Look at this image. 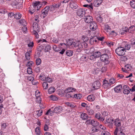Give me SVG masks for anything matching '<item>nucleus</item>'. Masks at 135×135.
Wrapping results in <instances>:
<instances>
[{
	"label": "nucleus",
	"instance_id": "nucleus-5",
	"mask_svg": "<svg viewBox=\"0 0 135 135\" xmlns=\"http://www.w3.org/2000/svg\"><path fill=\"white\" fill-rule=\"evenodd\" d=\"M101 55V53L99 51L94 52L92 55L90 56L89 59L91 60H94L97 58L99 57Z\"/></svg>",
	"mask_w": 135,
	"mask_h": 135
},
{
	"label": "nucleus",
	"instance_id": "nucleus-62",
	"mask_svg": "<svg viewBox=\"0 0 135 135\" xmlns=\"http://www.w3.org/2000/svg\"><path fill=\"white\" fill-rule=\"evenodd\" d=\"M8 16L10 17H12L13 16H14L15 14L13 12L9 13L8 14Z\"/></svg>",
	"mask_w": 135,
	"mask_h": 135
},
{
	"label": "nucleus",
	"instance_id": "nucleus-20",
	"mask_svg": "<svg viewBox=\"0 0 135 135\" xmlns=\"http://www.w3.org/2000/svg\"><path fill=\"white\" fill-rule=\"evenodd\" d=\"M95 99V97L94 96L93 94L89 95L87 97V100L90 102L94 101Z\"/></svg>",
	"mask_w": 135,
	"mask_h": 135
},
{
	"label": "nucleus",
	"instance_id": "nucleus-63",
	"mask_svg": "<svg viewBox=\"0 0 135 135\" xmlns=\"http://www.w3.org/2000/svg\"><path fill=\"white\" fill-rule=\"evenodd\" d=\"M22 31H23L24 32H26L27 31V28L26 27L24 26L22 27Z\"/></svg>",
	"mask_w": 135,
	"mask_h": 135
},
{
	"label": "nucleus",
	"instance_id": "nucleus-44",
	"mask_svg": "<svg viewBox=\"0 0 135 135\" xmlns=\"http://www.w3.org/2000/svg\"><path fill=\"white\" fill-rule=\"evenodd\" d=\"M42 85L44 88L46 89L48 88V84L46 82H44L43 83Z\"/></svg>",
	"mask_w": 135,
	"mask_h": 135
},
{
	"label": "nucleus",
	"instance_id": "nucleus-25",
	"mask_svg": "<svg viewBox=\"0 0 135 135\" xmlns=\"http://www.w3.org/2000/svg\"><path fill=\"white\" fill-rule=\"evenodd\" d=\"M134 30H135V26H132L129 28L128 31L129 33H132Z\"/></svg>",
	"mask_w": 135,
	"mask_h": 135
},
{
	"label": "nucleus",
	"instance_id": "nucleus-64",
	"mask_svg": "<svg viewBox=\"0 0 135 135\" xmlns=\"http://www.w3.org/2000/svg\"><path fill=\"white\" fill-rule=\"evenodd\" d=\"M15 1V2H13L11 3V4L12 5H13V6H16L18 4V2H17L16 1Z\"/></svg>",
	"mask_w": 135,
	"mask_h": 135
},
{
	"label": "nucleus",
	"instance_id": "nucleus-4",
	"mask_svg": "<svg viewBox=\"0 0 135 135\" xmlns=\"http://www.w3.org/2000/svg\"><path fill=\"white\" fill-rule=\"evenodd\" d=\"M114 125L117 127L115 129L114 132V135H118L117 132L119 131V129L117 127H119L121 126V122L119 119L117 118L115 119L114 121Z\"/></svg>",
	"mask_w": 135,
	"mask_h": 135
},
{
	"label": "nucleus",
	"instance_id": "nucleus-8",
	"mask_svg": "<svg viewBox=\"0 0 135 135\" xmlns=\"http://www.w3.org/2000/svg\"><path fill=\"white\" fill-rule=\"evenodd\" d=\"M101 84L99 81H95L92 85V87L95 89H98L101 86Z\"/></svg>",
	"mask_w": 135,
	"mask_h": 135
},
{
	"label": "nucleus",
	"instance_id": "nucleus-33",
	"mask_svg": "<svg viewBox=\"0 0 135 135\" xmlns=\"http://www.w3.org/2000/svg\"><path fill=\"white\" fill-rule=\"evenodd\" d=\"M25 56L27 60H29L30 58V53L29 52H26L25 55Z\"/></svg>",
	"mask_w": 135,
	"mask_h": 135
},
{
	"label": "nucleus",
	"instance_id": "nucleus-23",
	"mask_svg": "<svg viewBox=\"0 0 135 135\" xmlns=\"http://www.w3.org/2000/svg\"><path fill=\"white\" fill-rule=\"evenodd\" d=\"M128 28L126 27H125L124 28H123L122 30H120V33L122 35H123L126 33L127 32V30Z\"/></svg>",
	"mask_w": 135,
	"mask_h": 135
},
{
	"label": "nucleus",
	"instance_id": "nucleus-21",
	"mask_svg": "<svg viewBox=\"0 0 135 135\" xmlns=\"http://www.w3.org/2000/svg\"><path fill=\"white\" fill-rule=\"evenodd\" d=\"M80 117L83 120L87 119L89 117L88 115L85 113H83L81 114Z\"/></svg>",
	"mask_w": 135,
	"mask_h": 135
},
{
	"label": "nucleus",
	"instance_id": "nucleus-45",
	"mask_svg": "<svg viewBox=\"0 0 135 135\" xmlns=\"http://www.w3.org/2000/svg\"><path fill=\"white\" fill-rule=\"evenodd\" d=\"M41 60L39 58H37L36 60V63L37 65H39L41 63Z\"/></svg>",
	"mask_w": 135,
	"mask_h": 135
},
{
	"label": "nucleus",
	"instance_id": "nucleus-49",
	"mask_svg": "<svg viewBox=\"0 0 135 135\" xmlns=\"http://www.w3.org/2000/svg\"><path fill=\"white\" fill-rule=\"evenodd\" d=\"M27 73L28 74H31L32 73V69L30 67H28L27 69Z\"/></svg>",
	"mask_w": 135,
	"mask_h": 135
},
{
	"label": "nucleus",
	"instance_id": "nucleus-28",
	"mask_svg": "<svg viewBox=\"0 0 135 135\" xmlns=\"http://www.w3.org/2000/svg\"><path fill=\"white\" fill-rule=\"evenodd\" d=\"M46 77L43 73H41L39 76V78L42 81H45L46 80Z\"/></svg>",
	"mask_w": 135,
	"mask_h": 135
},
{
	"label": "nucleus",
	"instance_id": "nucleus-58",
	"mask_svg": "<svg viewBox=\"0 0 135 135\" xmlns=\"http://www.w3.org/2000/svg\"><path fill=\"white\" fill-rule=\"evenodd\" d=\"M33 46V42H30L28 44V46L30 48H32Z\"/></svg>",
	"mask_w": 135,
	"mask_h": 135
},
{
	"label": "nucleus",
	"instance_id": "nucleus-2",
	"mask_svg": "<svg viewBox=\"0 0 135 135\" xmlns=\"http://www.w3.org/2000/svg\"><path fill=\"white\" fill-rule=\"evenodd\" d=\"M126 52L125 49L123 47H120L116 49L115 52L118 55L122 56L124 55Z\"/></svg>",
	"mask_w": 135,
	"mask_h": 135
},
{
	"label": "nucleus",
	"instance_id": "nucleus-52",
	"mask_svg": "<svg viewBox=\"0 0 135 135\" xmlns=\"http://www.w3.org/2000/svg\"><path fill=\"white\" fill-rule=\"evenodd\" d=\"M51 99L53 100H57V98L56 96L51 95L50 96Z\"/></svg>",
	"mask_w": 135,
	"mask_h": 135
},
{
	"label": "nucleus",
	"instance_id": "nucleus-13",
	"mask_svg": "<svg viewBox=\"0 0 135 135\" xmlns=\"http://www.w3.org/2000/svg\"><path fill=\"white\" fill-rule=\"evenodd\" d=\"M63 109L62 107L59 106L55 107L53 110V112L59 113Z\"/></svg>",
	"mask_w": 135,
	"mask_h": 135
},
{
	"label": "nucleus",
	"instance_id": "nucleus-54",
	"mask_svg": "<svg viewBox=\"0 0 135 135\" xmlns=\"http://www.w3.org/2000/svg\"><path fill=\"white\" fill-rule=\"evenodd\" d=\"M131 45L130 44L126 45L125 46V48H124L125 49V50H126V49L127 50H129L131 48Z\"/></svg>",
	"mask_w": 135,
	"mask_h": 135
},
{
	"label": "nucleus",
	"instance_id": "nucleus-61",
	"mask_svg": "<svg viewBox=\"0 0 135 135\" xmlns=\"http://www.w3.org/2000/svg\"><path fill=\"white\" fill-rule=\"evenodd\" d=\"M36 101L38 103H40L41 101V98L40 97H37Z\"/></svg>",
	"mask_w": 135,
	"mask_h": 135
},
{
	"label": "nucleus",
	"instance_id": "nucleus-55",
	"mask_svg": "<svg viewBox=\"0 0 135 135\" xmlns=\"http://www.w3.org/2000/svg\"><path fill=\"white\" fill-rule=\"evenodd\" d=\"M27 79L28 80H29L30 81H31L32 83V84H34L33 83V80H34V79L33 77L32 76H29L28 77Z\"/></svg>",
	"mask_w": 135,
	"mask_h": 135
},
{
	"label": "nucleus",
	"instance_id": "nucleus-30",
	"mask_svg": "<svg viewBox=\"0 0 135 135\" xmlns=\"http://www.w3.org/2000/svg\"><path fill=\"white\" fill-rule=\"evenodd\" d=\"M55 88L54 87H50L48 90V93L50 94H52L54 92Z\"/></svg>",
	"mask_w": 135,
	"mask_h": 135
},
{
	"label": "nucleus",
	"instance_id": "nucleus-56",
	"mask_svg": "<svg viewBox=\"0 0 135 135\" xmlns=\"http://www.w3.org/2000/svg\"><path fill=\"white\" fill-rule=\"evenodd\" d=\"M35 95L36 98L40 97V92L38 91H36L35 93Z\"/></svg>",
	"mask_w": 135,
	"mask_h": 135
},
{
	"label": "nucleus",
	"instance_id": "nucleus-16",
	"mask_svg": "<svg viewBox=\"0 0 135 135\" xmlns=\"http://www.w3.org/2000/svg\"><path fill=\"white\" fill-rule=\"evenodd\" d=\"M86 109L87 111V113L90 115H92L93 114L94 111L91 109L89 107L87 106Z\"/></svg>",
	"mask_w": 135,
	"mask_h": 135
},
{
	"label": "nucleus",
	"instance_id": "nucleus-35",
	"mask_svg": "<svg viewBox=\"0 0 135 135\" xmlns=\"http://www.w3.org/2000/svg\"><path fill=\"white\" fill-rule=\"evenodd\" d=\"M39 3V2L35 1V2H33L32 3V5L34 9H36V8L37 6L38 3Z\"/></svg>",
	"mask_w": 135,
	"mask_h": 135
},
{
	"label": "nucleus",
	"instance_id": "nucleus-31",
	"mask_svg": "<svg viewBox=\"0 0 135 135\" xmlns=\"http://www.w3.org/2000/svg\"><path fill=\"white\" fill-rule=\"evenodd\" d=\"M66 53L67 56H70L73 55V52L72 51L68 50L66 51Z\"/></svg>",
	"mask_w": 135,
	"mask_h": 135
},
{
	"label": "nucleus",
	"instance_id": "nucleus-1",
	"mask_svg": "<svg viewBox=\"0 0 135 135\" xmlns=\"http://www.w3.org/2000/svg\"><path fill=\"white\" fill-rule=\"evenodd\" d=\"M76 44L75 47H77L76 52H80L82 50L87 47V44L84 41L82 42L78 41L76 42Z\"/></svg>",
	"mask_w": 135,
	"mask_h": 135
},
{
	"label": "nucleus",
	"instance_id": "nucleus-36",
	"mask_svg": "<svg viewBox=\"0 0 135 135\" xmlns=\"http://www.w3.org/2000/svg\"><path fill=\"white\" fill-rule=\"evenodd\" d=\"M20 23L23 26H25L26 25L27 23L25 20H21L20 21Z\"/></svg>",
	"mask_w": 135,
	"mask_h": 135
},
{
	"label": "nucleus",
	"instance_id": "nucleus-26",
	"mask_svg": "<svg viewBox=\"0 0 135 135\" xmlns=\"http://www.w3.org/2000/svg\"><path fill=\"white\" fill-rule=\"evenodd\" d=\"M111 30V28L108 24H106L105 25L104 30L106 32H110V31Z\"/></svg>",
	"mask_w": 135,
	"mask_h": 135
},
{
	"label": "nucleus",
	"instance_id": "nucleus-12",
	"mask_svg": "<svg viewBox=\"0 0 135 135\" xmlns=\"http://www.w3.org/2000/svg\"><path fill=\"white\" fill-rule=\"evenodd\" d=\"M70 6V7L73 9H75L78 7L76 1H74L71 2Z\"/></svg>",
	"mask_w": 135,
	"mask_h": 135
},
{
	"label": "nucleus",
	"instance_id": "nucleus-11",
	"mask_svg": "<svg viewBox=\"0 0 135 135\" xmlns=\"http://www.w3.org/2000/svg\"><path fill=\"white\" fill-rule=\"evenodd\" d=\"M84 20L86 23H90L92 22L93 18L92 17L90 16H86L84 18Z\"/></svg>",
	"mask_w": 135,
	"mask_h": 135
},
{
	"label": "nucleus",
	"instance_id": "nucleus-50",
	"mask_svg": "<svg viewBox=\"0 0 135 135\" xmlns=\"http://www.w3.org/2000/svg\"><path fill=\"white\" fill-rule=\"evenodd\" d=\"M38 5L36 8V9L37 10H38L42 6V2H39V3H38Z\"/></svg>",
	"mask_w": 135,
	"mask_h": 135
},
{
	"label": "nucleus",
	"instance_id": "nucleus-19",
	"mask_svg": "<svg viewBox=\"0 0 135 135\" xmlns=\"http://www.w3.org/2000/svg\"><path fill=\"white\" fill-rule=\"evenodd\" d=\"M67 44L69 46H72L76 47V42H73V41L70 40H69L67 41Z\"/></svg>",
	"mask_w": 135,
	"mask_h": 135
},
{
	"label": "nucleus",
	"instance_id": "nucleus-60",
	"mask_svg": "<svg viewBox=\"0 0 135 135\" xmlns=\"http://www.w3.org/2000/svg\"><path fill=\"white\" fill-rule=\"evenodd\" d=\"M102 114L103 117H105L108 115V113L107 111H104L102 112Z\"/></svg>",
	"mask_w": 135,
	"mask_h": 135
},
{
	"label": "nucleus",
	"instance_id": "nucleus-47",
	"mask_svg": "<svg viewBox=\"0 0 135 135\" xmlns=\"http://www.w3.org/2000/svg\"><path fill=\"white\" fill-rule=\"evenodd\" d=\"M131 45L133 46L135 45V37L133 38L131 40Z\"/></svg>",
	"mask_w": 135,
	"mask_h": 135
},
{
	"label": "nucleus",
	"instance_id": "nucleus-57",
	"mask_svg": "<svg viewBox=\"0 0 135 135\" xmlns=\"http://www.w3.org/2000/svg\"><path fill=\"white\" fill-rule=\"evenodd\" d=\"M127 59V57L125 56H122L121 58V60L122 61H126Z\"/></svg>",
	"mask_w": 135,
	"mask_h": 135
},
{
	"label": "nucleus",
	"instance_id": "nucleus-10",
	"mask_svg": "<svg viewBox=\"0 0 135 135\" xmlns=\"http://www.w3.org/2000/svg\"><path fill=\"white\" fill-rule=\"evenodd\" d=\"M50 8L49 6H46L44 10L42 11V14L44 17H45L47 15Z\"/></svg>",
	"mask_w": 135,
	"mask_h": 135
},
{
	"label": "nucleus",
	"instance_id": "nucleus-24",
	"mask_svg": "<svg viewBox=\"0 0 135 135\" xmlns=\"http://www.w3.org/2000/svg\"><path fill=\"white\" fill-rule=\"evenodd\" d=\"M35 132L36 135H42V133L40 132V128L37 127L35 129Z\"/></svg>",
	"mask_w": 135,
	"mask_h": 135
},
{
	"label": "nucleus",
	"instance_id": "nucleus-9",
	"mask_svg": "<svg viewBox=\"0 0 135 135\" xmlns=\"http://www.w3.org/2000/svg\"><path fill=\"white\" fill-rule=\"evenodd\" d=\"M97 26L95 22L93 21L90 23V30L94 31L97 28Z\"/></svg>",
	"mask_w": 135,
	"mask_h": 135
},
{
	"label": "nucleus",
	"instance_id": "nucleus-38",
	"mask_svg": "<svg viewBox=\"0 0 135 135\" xmlns=\"http://www.w3.org/2000/svg\"><path fill=\"white\" fill-rule=\"evenodd\" d=\"M107 122L109 123L112 124L113 122H114V120L112 118H109L107 120Z\"/></svg>",
	"mask_w": 135,
	"mask_h": 135
},
{
	"label": "nucleus",
	"instance_id": "nucleus-14",
	"mask_svg": "<svg viewBox=\"0 0 135 135\" xmlns=\"http://www.w3.org/2000/svg\"><path fill=\"white\" fill-rule=\"evenodd\" d=\"M33 31H37L39 32L40 28L38 26V23L37 22H34L33 25Z\"/></svg>",
	"mask_w": 135,
	"mask_h": 135
},
{
	"label": "nucleus",
	"instance_id": "nucleus-48",
	"mask_svg": "<svg viewBox=\"0 0 135 135\" xmlns=\"http://www.w3.org/2000/svg\"><path fill=\"white\" fill-rule=\"evenodd\" d=\"M38 32L37 31H33V34L36 38H38L39 37L38 35Z\"/></svg>",
	"mask_w": 135,
	"mask_h": 135
},
{
	"label": "nucleus",
	"instance_id": "nucleus-46",
	"mask_svg": "<svg viewBox=\"0 0 135 135\" xmlns=\"http://www.w3.org/2000/svg\"><path fill=\"white\" fill-rule=\"evenodd\" d=\"M66 104L67 106L70 107L71 108H74V105L71 103L66 102Z\"/></svg>",
	"mask_w": 135,
	"mask_h": 135
},
{
	"label": "nucleus",
	"instance_id": "nucleus-18",
	"mask_svg": "<svg viewBox=\"0 0 135 135\" xmlns=\"http://www.w3.org/2000/svg\"><path fill=\"white\" fill-rule=\"evenodd\" d=\"M124 90L123 91V93L124 94H128L129 93L130 91L129 90V87L127 85H125L123 86Z\"/></svg>",
	"mask_w": 135,
	"mask_h": 135
},
{
	"label": "nucleus",
	"instance_id": "nucleus-17",
	"mask_svg": "<svg viewBox=\"0 0 135 135\" xmlns=\"http://www.w3.org/2000/svg\"><path fill=\"white\" fill-rule=\"evenodd\" d=\"M102 1L103 0H95L93 3L94 6L95 7L99 6Z\"/></svg>",
	"mask_w": 135,
	"mask_h": 135
},
{
	"label": "nucleus",
	"instance_id": "nucleus-41",
	"mask_svg": "<svg viewBox=\"0 0 135 135\" xmlns=\"http://www.w3.org/2000/svg\"><path fill=\"white\" fill-rule=\"evenodd\" d=\"M109 83L111 84H112L115 82V79L114 78H112L109 79Z\"/></svg>",
	"mask_w": 135,
	"mask_h": 135
},
{
	"label": "nucleus",
	"instance_id": "nucleus-53",
	"mask_svg": "<svg viewBox=\"0 0 135 135\" xmlns=\"http://www.w3.org/2000/svg\"><path fill=\"white\" fill-rule=\"evenodd\" d=\"M45 81L49 83H51L52 81L51 78L49 77H46V80Z\"/></svg>",
	"mask_w": 135,
	"mask_h": 135
},
{
	"label": "nucleus",
	"instance_id": "nucleus-42",
	"mask_svg": "<svg viewBox=\"0 0 135 135\" xmlns=\"http://www.w3.org/2000/svg\"><path fill=\"white\" fill-rule=\"evenodd\" d=\"M88 57L86 56L85 55H84L81 57V59L83 61H86L88 59Z\"/></svg>",
	"mask_w": 135,
	"mask_h": 135
},
{
	"label": "nucleus",
	"instance_id": "nucleus-6",
	"mask_svg": "<svg viewBox=\"0 0 135 135\" xmlns=\"http://www.w3.org/2000/svg\"><path fill=\"white\" fill-rule=\"evenodd\" d=\"M85 14V11L82 8L79 9L77 11V15L79 17L81 18L84 17Z\"/></svg>",
	"mask_w": 135,
	"mask_h": 135
},
{
	"label": "nucleus",
	"instance_id": "nucleus-22",
	"mask_svg": "<svg viewBox=\"0 0 135 135\" xmlns=\"http://www.w3.org/2000/svg\"><path fill=\"white\" fill-rule=\"evenodd\" d=\"M122 89V86L121 85H118L115 87L114 90L116 92L118 93L121 91Z\"/></svg>",
	"mask_w": 135,
	"mask_h": 135
},
{
	"label": "nucleus",
	"instance_id": "nucleus-15",
	"mask_svg": "<svg viewBox=\"0 0 135 135\" xmlns=\"http://www.w3.org/2000/svg\"><path fill=\"white\" fill-rule=\"evenodd\" d=\"M95 118H97L98 120L100 121H103L104 120V117H102L100 113L98 112L95 115Z\"/></svg>",
	"mask_w": 135,
	"mask_h": 135
},
{
	"label": "nucleus",
	"instance_id": "nucleus-27",
	"mask_svg": "<svg viewBox=\"0 0 135 135\" xmlns=\"http://www.w3.org/2000/svg\"><path fill=\"white\" fill-rule=\"evenodd\" d=\"M96 38L98 40V37L96 36H95L93 37L92 38H91L90 40V42L91 43L92 42H93L94 43V42H96L97 41V40L96 39Z\"/></svg>",
	"mask_w": 135,
	"mask_h": 135
},
{
	"label": "nucleus",
	"instance_id": "nucleus-39",
	"mask_svg": "<svg viewBox=\"0 0 135 135\" xmlns=\"http://www.w3.org/2000/svg\"><path fill=\"white\" fill-rule=\"evenodd\" d=\"M130 6L132 8H135V1H132L130 2Z\"/></svg>",
	"mask_w": 135,
	"mask_h": 135
},
{
	"label": "nucleus",
	"instance_id": "nucleus-7",
	"mask_svg": "<svg viewBox=\"0 0 135 135\" xmlns=\"http://www.w3.org/2000/svg\"><path fill=\"white\" fill-rule=\"evenodd\" d=\"M103 86L105 89L110 88L111 86V84L109 83L108 81L106 79L104 80L103 82Z\"/></svg>",
	"mask_w": 135,
	"mask_h": 135
},
{
	"label": "nucleus",
	"instance_id": "nucleus-43",
	"mask_svg": "<svg viewBox=\"0 0 135 135\" xmlns=\"http://www.w3.org/2000/svg\"><path fill=\"white\" fill-rule=\"evenodd\" d=\"M73 94H72L71 93H68L66 94V96L67 98H74Z\"/></svg>",
	"mask_w": 135,
	"mask_h": 135
},
{
	"label": "nucleus",
	"instance_id": "nucleus-29",
	"mask_svg": "<svg viewBox=\"0 0 135 135\" xmlns=\"http://www.w3.org/2000/svg\"><path fill=\"white\" fill-rule=\"evenodd\" d=\"M99 124V122L96 121L92 120L91 121V124L94 127L97 126Z\"/></svg>",
	"mask_w": 135,
	"mask_h": 135
},
{
	"label": "nucleus",
	"instance_id": "nucleus-32",
	"mask_svg": "<svg viewBox=\"0 0 135 135\" xmlns=\"http://www.w3.org/2000/svg\"><path fill=\"white\" fill-rule=\"evenodd\" d=\"M8 125V123H2L1 124V130L2 131L4 130L6 128L7 126Z\"/></svg>",
	"mask_w": 135,
	"mask_h": 135
},
{
	"label": "nucleus",
	"instance_id": "nucleus-59",
	"mask_svg": "<svg viewBox=\"0 0 135 135\" xmlns=\"http://www.w3.org/2000/svg\"><path fill=\"white\" fill-rule=\"evenodd\" d=\"M52 41L55 43L57 44L58 43V40L56 38H53L52 40Z\"/></svg>",
	"mask_w": 135,
	"mask_h": 135
},
{
	"label": "nucleus",
	"instance_id": "nucleus-34",
	"mask_svg": "<svg viewBox=\"0 0 135 135\" xmlns=\"http://www.w3.org/2000/svg\"><path fill=\"white\" fill-rule=\"evenodd\" d=\"M21 17V15L19 13H16L15 14L14 18L16 19H19Z\"/></svg>",
	"mask_w": 135,
	"mask_h": 135
},
{
	"label": "nucleus",
	"instance_id": "nucleus-40",
	"mask_svg": "<svg viewBox=\"0 0 135 135\" xmlns=\"http://www.w3.org/2000/svg\"><path fill=\"white\" fill-rule=\"evenodd\" d=\"M67 89L68 90L69 93H72L74 91H75L76 90V89L75 88L72 87L68 88H67Z\"/></svg>",
	"mask_w": 135,
	"mask_h": 135
},
{
	"label": "nucleus",
	"instance_id": "nucleus-3",
	"mask_svg": "<svg viewBox=\"0 0 135 135\" xmlns=\"http://www.w3.org/2000/svg\"><path fill=\"white\" fill-rule=\"evenodd\" d=\"M109 56L107 54H103L100 56V59L102 61L105 62V64H108L109 61L108 60Z\"/></svg>",
	"mask_w": 135,
	"mask_h": 135
},
{
	"label": "nucleus",
	"instance_id": "nucleus-51",
	"mask_svg": "<svg viewBox=\"0 0 135 135\" xmlns=\"http://www.w3.org/2000/svg\"><path fill=\"white\" fill-rule=\"evenodd\" d=\"M97 20L98 21L100 22L101 23L102 21V18L100 16H98L97 18Z\"/></svg>",
	"mask_w": 135,
	"mask_h": 135
},
{
	"label": "nucleus",
	"instance_id": "nucleus-37",
	"mask_svg": "<svg viewBox=\"0 0 135 135\" xmlns=\"http://www.w3.org/2000/svg\"><path fill=\"white\" fill-rule=\"evenodd\" d=\"M81 97L80 94H75L73 96L74 98H75L78 99H80Z\"/></svg>",
	"mask_w": 135,
	"mask_h": 135
}]
</instances>
